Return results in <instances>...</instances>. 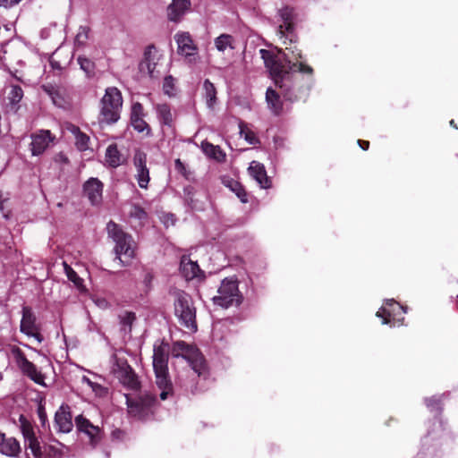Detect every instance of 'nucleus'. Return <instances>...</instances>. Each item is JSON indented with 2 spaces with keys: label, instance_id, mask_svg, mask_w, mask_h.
Segmentation results:
<instances>
[{
  "label": "nucleus",
  "instance_id": "obj_45",
  "mask_svg": "<svg viewBox=\"0 0 458 458\" xmlns=\"http://www.w3.org/2000/svg\"><path fill=\"white\" fill-rule=\"evenodd\" d=\"M426 404H427V406L428 408H431V409L437 408V409H438L439 398L431 397V398L426 399Z\"/></svg>",
  "mask_w": 458,
  "mask_h": 458
},
{
  "label": "nucleus",
  "instance_id": "obj_40",
  "mask_svg": "<svg viewBox=\"0 0 458 458\" xmlns=\"http://www.w3.org/2000/svg\"><path fill=\"white\" fill-rule=\"evenodd\" d=\"M130 216L131 218H135L140 223L146 221L148 217L147 212L141 207L136 205L131 207Z\"/></svg>",
  "mask_w": 458,
  "mask_h": 458
},
{
  "label": "nucleus",
  "instance_id": "obj_24",
  "mask_svg": "<svg viewBox=\"0 0 458 458\" xmlns=\"http://www.w3.org/2000/svg\"><path fill=\"white\" fill-rule=\"evenodd\" d=\"M21 452L19 442L14 437H6L4 434L0 432V454L15 457Z\"/></svg>",
  "mask_w": 458,
  "mask_h": 458
},
{
  "label": "nucleus",
  "instance_id": "obj_15",
  "mask_svg": "<svg viewBox=\"0 0 458 458\" xmlns=\"http://www.w3.org/2000/svg\"><path fill=\"white\" fill-rule=\"evenodd\" d=\"M133 163L136 168V179L138 184L142 189H147L150 177L147 167V157L144 153L138 151L134 155Z\"/></svg>",
  "mask_w": 458,
  "mask_h": 458
},
{
  "label": "nucleus",
  "instance_id": "obj_38",
  "mask_svg": "<svg viewBox=\"0 0 458 458\" xmlns=\"http://www.w3.org/2000/svg\"><path fill=\"white\" fill-rule=\"evenodd\" d=\"M89 29L86 26L80 27L75 37V45L77 47H84L89 39Z\"/></svg>",
  "mask_w": 458,
  "mask_h": 458
},
{
  "label": "nucleus",
  "instance_id": "obj_17",
  "mask_svg": "<svg viewBox=\"0 0 458 458\" xmlns=\"http://www.w3.org/2000/svg\"><path fill=\"white\" fill-rule=\"evenodd\" d=\"M83 192L92 205H98L102 201L103 184L98 178H89L83 185Z\"/></svg>",
  "mask_w": 458,
  "mask_h": 458
},
{
  "label": "nucleus",
  "instance_id": "obj_5",
  "mask_svg": "<svg viewBox=\"0 0 458 458\" xmlns=\"http://www.w3.org/2000/svg\"><path fill=\"white\" fill-rule=\"evenodd\" d=\"M122 106L123 98L120 90L115 87L107 88L101 99L100 121L106 123L117 122Z\"/></svg>",
  "mask_w": 458,
  "mask_h": 458
},
{
  "label": "nucleus",
  "instance_id": "obj_44",
  "mask_svg": "<svg viewBox=\"0 0 458 458\" xmlns=\"http://www.w3.org/2000/svg\"><path fill=\"white\" fill-rule=\"evenodd\" d=\"M21 0H0V6L10 8L18 4Z\"/></svg>",
  "mask_w": 458,
  "mask_h": 458
},
{
  "label": "nucleus",
  "instance_id": "obj_12",
  "mask_svg": "<svg viewBox=\"0 0 458 458\" xmlns=\"http://www.w3.org/2000/svg\"><path fill=\"white\" fill-rule=\"evenodd\" d=\"M177 44L178 54L188 59L189 62H195L198 55V47L194 43L189 32H178L174 35Z\"/></svg>",
  "mask_w": 458,
  "mask_h": 458
},
{
  "label": "nucleus",
  "instance_id": "obj_18",
  "mask_svg": "<svg viewBox=\"0 0 458 458\" xmlns=\"http://www.w3.org/2000/svg\"><path fill=\"white\" fill-rule=\"evenodd\" d=\"M54 138L48 130H42L31 136V153L33 156L42 154L53 141Z\"/></svg>",
  "mask_w": 458,
  "mask_h": 458
},
{
  "label": "nucleus",
  "instance_id": "obj_48",
  "mask_svg": "<svg viewBox=\"0 0 458 458\" xmlns=\"http://www.w3.org/2000/svg\"><path fill=\"white\" fill-rule=\"evenodd\" d=\"M165 223L166 225H168V223H171V225H174V216L173 215H166L165 216Z\"/></svg>",
  "mask_w": 458,
  "mask_h": 458
},
{
  "label": "nucleus",
  "instance_id": "obj_11",
  "mask_svg": "<svg viewBox=\"0 0 458 458\" xmlns=\"http://www.w3.org/2000/svg\"><path fill=\"white\" fill-rule=\"evenodd\" d=\"M11 352L17 366L22 373L28 376L36 384L45 386L44 375L25 357L21 350L18 347H13Z\"/></svg>",
  "mask_w": 458,
  "mask_h": 458
},
{
  "label": "nucleus",
  "instance_id": "obj_16",
  "mask_svg": "<svg viewBox=\"0 0 458 458\" xmlns=\"http://www.w3.org/2000/svg\"><path fill=\"white\" fill-rule=\"evenodd\" d=\"M75 425L80 432L88 436L91 445H95L100 439V428L94 426L89 420L82 415L75 418Z\"/></svg>",
  "mask_w": 458,
  "mask_h": 458
},
{
  "label": "nucleus",
  "instance_id": "obj_52",
  "mask_svg": "<svg viewBox=\"0 0 458 458\" xmlns=\"http://www.w3.org/2000/svg\"><path fill=\"white\" fill-rule=\"evenodd\" d=\"M178 377L182 380V375H178Z\"/></svg>",
  "mask_w": 458,
  "mask_h": 458
},
{
  "label": "nucleus",
  "instance_id": "obj_51",
  "mask_svg": "<svg viewBox=\"0 0 458 458\" xmlns=\"http://www.w3.org/2000/svg\"><path fill=\"white\" fill-rule=\"evenodd\" d=\"M450 124H451L452 126H454V128H457V127L454 125V120H452V121L450 122Z\"/></svg>",
  "mask_w": 458,
  "mask_h": 458
},
{
  "label": "nucleus",
  "instance_id": "obj_30",
  "mask_svg": "<svg viewBox=\"0 0 458 458\" xmlns=\"http://www.w3.org/2000/svg\"><path fill=\"white\" fill-rule=\"evenodd\" d=\"M68 129L75 137L77 148L81 151L86 150L89 148V136L81 131L80 128L75 125H70Z\"/></svg>",
  "mask_w": 458,
  "mask_h": 458
},
{
  "label": "nucleus",
  "instance_id": "obj_22",
  "mask_svg": "<svg viewBox=\"0 0 458 458\" xmlns=\"http://www.w3.org/2000/svg\"><path fill=\"white\" fill-rule=\"evenodd\" d=\"M55 421L59 431L69 433L73 427L68 406H61L55 412Z\"/></svg>",
  "mask_w": 458,
  "mask_h": 458
},
{
  "label": "nucleus",
  "instance_id": "obj_19",
  "mask_svg": "<svg viewBox=\"0 0 458 458\" xmlns=\"http://www.w3.org/2000/svg\"><path fill=\"white\" fill-rule=\"evenodd\" d=\"M157 119L161 126L172 128L174 123V112L167 103H157L154 106Z\"/></svg>",
  "mask_w": 458,
  "mask_h": 458
},
{
  "label": "nucleus",
  "instance_id": "obj_25",
  "mask_svg": "<svg viewBox=\"0 0 458 458\" xmlns=\"http://www.w3.org/2000/svg\"><path fill=\"white\" fill-rule=\"evenodd\" d=\"M201 149L204 154L217 162H225L226 154L221 149L219 146L213 145L208 141L201 142Z\"/></svg>",
  "mask_w": 458,
  "mask_h": 458
},
{
  "label": "nucleus",
  "instance_id": "obj_31",
  "mask_svg": "<svg viewBox=\"0 0 458 458\" xmlns=\"http://www.w3.org/2000/svg\"><path fill=\"white\" fill-rule=\"evenodd\" d=\"M204 97L208 108H213L216 102V90L212 82L205 80L203 83Z\"/></svg>",
  "mask_w": 458,
  "mask_h": 458
},
{
  "label": "nucleus",
  "instance_id": "obj_43",
  "mask_svg": "<svg viewBox=\"0 0 458 458\" xmlns=\"http://www.w3.org/2000/svg\"><path fill=\"white\" fill-rule=\"evenodd\" d=\"M89 387L98 396H103L106 394V389L98 383L94 382Z\"/></svg>",
  "mask_w": 458,
  "mask_h": 458
},
{
  "label": "nucleus",
  "instance_id": "obj_13",
  "mask_svg": "<svg viewBox=\"0 0 458 458\" xmlns=\"http://www.w3.org/2000/svg\"><path fill=\"white\" fill-rule=\"evenodd\" d=\"M21 332L28 336L34 337L38 343L43 341L42 335L38 333V326L36 323V317L29 307L22 308V318L21 320Z\"/></svg>",
  "mask_w": 458,
  "mask_h": 458
},
{
  "label": "nucleus",
  "instance_id": "obj_33",
  "mask_svg": "<svg viewBox=\"0 0 458 458\" xmlns=\"http://www.w3.org/2000/svg\"><path fill=\"white\" fill-rule=\"evenodd\" d=\"M25 447L28 458H30V454L33 458L41 457L40 445L36 437L25 440Z\"/></svg>",
  "mask_w": 458,
  "mask_h": 458
},
{
  "label": "nucleus",
  "instance_id": "obj_39",
  "mask_svg": "<svg viewBox=\"0 0 458 458\" xmlns=\"http://www.w3.org/2000/svg\"><path fill=\"white\" fill-rule=\"evenodd\" d=\"M23 97V91L19 86H12L11 90L8 94V99L11 104H18Z\"/></svg>",
  "mask_w": 458,
  "mask_h": 458
},
{
  "label": "nucleus",
  "instance_id": "obj_50",
  "mask_svg": "<svg viewBox=\"0 0 458 458\" xmlns=\"http://www.w3.org/2000/svg\"><path fill=\"white\" fill-rule=\"evenodd\" d=\"M126 319L128 323H131L134 319V315L131 313L126 314Z\"/></svg>",
  "mask_w": 458,
  "mask_h": 458
},
{
  "label": "nucleus",
  "instance_id": "obj_37",
  "mask_svg": "<svg viewBox=\"0 0 458 458\" xmlns=\"http://www.w3.org/2000/svg\"><path fill=\"white\" fill-rule=\"evenodd\" d=\"M163 91L168 97H174L176 95L175 80L173 76H165L163 81Z\"/></svg>",
  "mask_w": 458,
  "mask_h": 458
},
{
  "label": "nucleus",
  "instance_id": "obj_20",
  "mask_svg": "<svg viewBox=\"0 0 458 458\" xmlns=\"http://www.w3.org/2000/svg\"><path fill=\"white\" fill-rule=\"evenodd\" d=\"M248 171L250 176L259 183L263 189H269L271 187V181L267 175V172L263 164L258 161H252L250 164Z\"/></svg>",
  "mask_w": 458,
  "mask_h": 458
},
{
  "label": "nucleus",
  "instance_id": "obj_23",
  "mask_svg": "<svg viewBox=\"0 0 458 458\" xmlns=\"http://www.w3.org/2000/svg\"><path fill=\"white\" fill-rule=\"evenodd\" d=\"M143 106L140 103H134L131 106V123L132 127L139 132H143L145 130L149 131L148 123L143 119Z\"/></svg>",
  "mask_w": 458,
  "mask_h": 458
},
{
  "label": "nucleus",
  "instance_id": "obj_32",
  "mask_svg": "<svg viewBox=\"0 0 458 458\" xmlns=\"http://www.w3.org/2000/svg\"><path fill=\"white\" fill-rule=\"evenodd\" d=\"M239 130L241 136L243 137L249 144L255 145L259 143V139L256 136V133L250 128L247 123L240 122Z\"/></svg>",
  "mask_w": 458,
  "mask_h": 458
},
{
  "label": "nucleus",
  "instance_id": "obj_47",
  "mask_svg": "<svg viewBox=\"0 0 458 458\" xmlns=\"http://www.w3.org/2000/svg\"><path fill=\"white\" fill-rule=\"evenodd\" d=\"M358 143H359L360 147L362 149L366 150V149H368V148H369V141H365V140H358Z\"/></svg>",
  "mask_w": 458,
  "mask_h": 458
},
{
  "label": "nucleus",
  "instance_id": "obj_41",
  "mask_svg": "<svg viewBox=\"0 0 458 458\" xmlns=\"http://www.w3.org/2000/svg\"><path fill=\"white\" fill-rule=\"evenodd\" d=\"M44 89L48 92L53 103L59 106V107H63L64 106V99L63 98L59 95V93L57 91H55V90H47L46 87H44Z\"/></svg>",
  "mask_w": 458,
  "mask_h": 458
},
{
  "label": "nucleus",
  "instance_id": "obj_34",
  "mask_svg": "<svg viewBox=\"0 0 458 458\" xmlns=\"http://www.w3.org/2000/svg\"><path fill=\"white\" fill-rule=\"evenodd\" d=\"M225 185L233 191L242 202L246 203L248 201L246 191L237 181L233 179L226 180L225 181Z\"/></svg>",
  "mask_w": 458,
  "mask_h": 458
},
{
  "label": "nucleus",
  "instance_id": "obj_28",
  "mask_svg": "<svg viewBox=\"0 0 458 458\" xmlns=\"http://www.w3.org/2000/svg\"><path fill=\"white\" fill-rule=\"evenodd\" d=\"M64 268L67 278L73 283L77 290L81 293H86L87 288L84 285V280L65 262H64Z\"/></svg>",
  "mask_w": 458,
  "mask_h": 458
},
{
  "label": "nucleus",
  "instance_id": "obj_46",
  "mask_svg": "<svg viewBox=\"0 0 458 458\" xmlns=\"http://www.w3.org/2000/svg\"><path fill=\"white\" fill-rule=\"evenodd\" d=\"M94 302L100 309H107L109 307L108 301L104 298H96Z\"/></svg>",
  "mask_w": 458,
  "mask_h": 458
},
{
  "label": "nucleus",
  "instance_id": "obj_26",
  "mask_svg": "<svg viewBox=\"0 0 458 458\" xmlns=\"http://www.w3.org/2000/svg\"><path fill=\"white\" fill-rule=\"evenodd\" d=\"M181 271L183 276L190 280L197 277L200 270L197 262L183 256L181 260Z\"/></svg>",
  "mask_w": 458,
  "mask_h": 458
},
{
  "label": "nucleus",
  "instance_id": "obj_27",
  "mask_svg": "<svg viewBox=\"0 0 458 458\" xmlns=\"http://www.w3.org/2000/svg\"><path fill=\"white\" fill-rule=\"evenodd\" d=\"M214 45L218 52L225 53L235 48V39L232 35L223 33L214 39Z\"/></svg>",
  "mask_w": 458,
  "mask_h": 458
},
{
  "label": "nucleus",
  "instance_id": "obj_36",
  "mask_svg": "<svg viewBox=\"0 0 458 458\" xmlns=\"http://www.w3.org/2000/svg\"><path fill=\"white\" fill-rule=\"evenodd\" d=\"M19 421L21 424V430L23 435L24 440L34 437L35 435L31 423L23 415L20 416Z\"/></svg>",
  "mask_w": 458,
  "mask_h": 458
},
{
  "label": "nucleus",
  "instance_id": "obj_1",
  "mask_svg": "<svg viewBox=\"0 0 458 458\" xmlns=\"http://www.w3.org/2000/svg\"><path fill=\"white\" fill-rule=\"evenodd\" d=\"M259 53L278 89V91L271 87L267 89L266 102L273 114H279L283 110L281 94L284 98L293 100L291 90L294 85L295 73L300 72L311 77L313 69L301 60V52L296 46L285 47L282 52V60L274 57L270 51L266 49H260Z\"/></svg>",
  "mask_w": 458,
  "mask_h": 458
},
{
  "label": "nucleus",
  "instance_id": "obj_4",
  "mask_svg": "<svg viewBox=\"0 0 458 458\" xmlns=\"http://www.w3.org/2000/svg\"><path fill=\"white\" fill-rule=\"evenodd\" d=\"M106 230L108 236L115 243L114 248L115 259L122 266H129L135 257L136 243L132 237L112 221L107 224Z\"/></svg>",
  "mask_w": 458,
  "mask_h": 458
},
{
  "label": "nucleus",
  "instance_id": "obj_9",
  "mask_svg": "<svg viewBox=\"0 0 458 458\" xmlns=\"http://www.w3.org/2000/svg\"><path fill=\"white\" fill-rule=\"evenodd\" d=\"M406 310L394 300H386L377 312V317L382 318V324L396 327L403 324Z\"/></svg>",
  "mask_w": 458,
  "mask_h": 458
},
{
  "label": "nucleus",
  "instance_id": "obj_14",
  "mask_svg": "<svg viewBox=\"0 0 458 458\" xmlns=\"http://www.w3.org/2000/svg\"><path fill=\"white\" fill-rule=\"evenodd\" d=\"M279 15L283 21V23L278 27V34L283 39V43L285 45L286 40L293 43L294 40V35L293 31V9L284 7L279 10Z\"/></svg>",
  "mask_w": 458,
  "mask_h": 458
},
{
  "label": "nucleus",
  "instance_id": "obj_42",
  "mask_svg": "<svg viewBox=\"0 0 458 458\" xmlns=\"http://www.w3.org/2000/svg\"><path fill=\"white\" fill-rule=\"evenodd\" d=\"M78 62L81 65V68L86 72L87 73H90L93 70V63L87 59V58H84V57H79L78 58Z\"/></svg>",
  "mask_w": 458,
  "mask_h": 458
},
{
  "label": "nucleus",
  "instance_id": "obj_10",
  "mask_svg": "<svg viewBox=\"0 0 458 458\" xmlns=\"http://www.w3.org/2000/svg\"><path fill=\"white\" fill-rule=\"evenodd\" d=\"M125 396L128 411L132 417L145 420L152 413L155 398L151 394H146L135 401L131 400L128 395Z\"/></svg>",
  "mask_w": 458,
  "mask_h": 458
},
{
  "label": "nucleus",
  "instance_id": "obj_6",
  "mask_svg": "<svg viewBox=\"0 0 458 458\" xmlns=\"http://www.w3.org/2000/svg\"><path fill=\"white\" fill-rule=\"evenodd\" d=\"M215 305L222 308L238 306L242 301L240 293L238 281L234 276L225 278L217 289V294L212 298Z\"/></svg>",
  "mask_w": 458,
  "mask_h": 458
},
{
  "label": "nucleus",
  "instance_id": "obj_35",
  "mask_svg": "<svg viewBox=\"0 0 458 458\" xmlns=\"http://www.w3.org/2000/svg\"><path fill=\"white\" fill-rule=\"evenodd\" d=\"M154 48L149 47L148 51L145 53V61L141 64L142 66H146L148 72L151 77H154V71L156 68V53H153Z\"/></svg>",
  "mask_w": 458,
  "mask_h": 458
},
{
  "label": "nucleus",
  "instance_id": "obj_29",
  "mask_svg": "<svg viewBox=\"0 0 458 458\" xmlns=\"http://www.w3.org/2000/svg\"><path fill=\"white\" fill-rule=\"evenodd\" d=\"M106 162L112 167H117L123 163V157L116 145L112 144L106 148Z\"/></svg>",
  "mask_w": 458,
  "mask_h": 458
},
{
  "label": "nucleus",
  "instance_id": "obj_2",
  "mask_svg": "<svg viewBox=\"0 0 458 458\" xmlns=\"http://www.w3.org/2000/svg\"><path fill=\"white\" fill-rule=\"evenodd\" d=\"M172 358L174 359V366L188 369L192 374L197 376H204L206 374V364L202 354L193 345L185 344L182 341L175 342L171 350Z\"/></svg>",
  "mask_w": 458,
  "mask_h": 458
},
{
  "label": "nucleus",
  "instance_id": "obj_21",
  "mask_svg": "<svg viewBox=\"0 0 458 458\" xmlns=\"http://www.w3.org/2000/svg\"><path fill=\"white\" fill-rule=\"evenodd\" d=\"M190 7L189 0H173L167 7V17L171 21L177 22Z\"/></svg>",
  "mask_w": 458,
  "mask_h": 458
},
{
  "label": "nucleus",
  "instance_id": "obj_49",
  "mask_svg": "<svg viewBox=\"0 0 458 458\" xmlns=\"http://www.w3.org/2000/svg\"><path fill=\"white\" fill-rule=\"evenodd\" d=\"M81 381L85 384H87L89 386H90L94 382L92 380H90V378H89L88 377L86 376H83L81 377Z\"/></svg>",
  "mask_w": 458,
  "mask_h": 458
},
{
  "label": "nucleus",
  "instance_id": "obj_7",
  "mask_svg": "<svg viewBox=\"0 0 458 458\" xmlns=\"http://www.w3.org/2000/svg\"><path fill=\"white\" fill-rule=\"evenodd\" d=\"M110 372L126 387L137 389L139 379L124 357L114 353L110 358Z\"/></svg>",
  "mask_w": 458,
  "mask_h": 458
},
{
  "label": "nucleus",
  "instance_id": "obj_8",
  "mask_svg": "<svg viewBox=\"0 0 458 458\" xmlns=\"http://www.w3.org/2000/svg\"><path fill=\"white\" fill-rule=\"evenodd\" d=\"M174 311L183 327L192 332L197 330L196 312L189 294L183 292L176 293Z\"/></svg>",
  "mask_w": 458,
  "mask_h": 458
},
{
  "label": "nucleus",
  "instance_id": "obj_3",
  "mask_svg": "<svg viewBox=\"0 0 458 458\" xmlns=\"http://www.w3.org/2000/svg\"><path fill=\"white\" fill-rule=\"evenodd\" d=\"M168 355L169 346L164 342H157L153 350V369L156 375V383L161 390L160 398L165 400L171 393L172 385L168 378Z\"/></svg>",
  "mask_w": 458,
  "mask_h": 458
}]
</instances>
